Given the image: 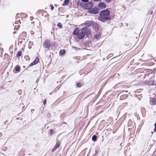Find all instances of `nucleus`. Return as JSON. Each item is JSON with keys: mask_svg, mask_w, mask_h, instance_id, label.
<instances>
[{"mask_svg": "<svg viewBox=\"0 0 156 156\" xmlns=\"http://www.w3.org/2000/svg\"><path fill=\"white\" fill-rule=\"evenodd\" d=\"M110 15V12L108 9L103 10L100 12L98 19L103 22H105L106 20H110L111 17Z\"/></svg>", "mask_w": 156, "mask_h": 156, "instance_id": "1", "label": "nucleus"}, {"mask_svg": "<svg viewBox=\"0 0 156 156\" xmlns=\"http://www.w3.org/2000/svg\"><path fill=\"white\" fill-rule=\"evenodd\" d=\"M84 28H82L80 30H79L78 29H76L73 32V34L77 35L78 38L79 39H82L85 36V34L84 30Z\"/></svg>", "mask_w": 156, "mask_h": 156, "instance_id": "2", "label": "nucleus"}, {"mask_svg": "<svg viewBox=\"0 0 156 156\" xmlns=\"http://www.w3.org/2000/svg\"><path fill=\"white\" fill-rule=\"evenodd\" d=\"M94 6V4L92 2H89L86 4H85L84 5V8L85 9H91Z\"/></svg>", "mask_w": 156, "mask_h": 156, "instance_id": "3", "label": "nucleus"}, {"mask_svg": "<svg viewBox=\"0 0 156 156\" xmlns=\"http://www.w3.org/2000/svg\"><path fill=\"white\" fill-rule=\"evenodd\" d=\"M88 11L92 14H96L99 12V9L97 7H94L93 9H89Z\"/></svg>", "mask_w": 156, "mask_h": 156, "instance_id": "4", "label": "nucleus"}, {"mask_svg": "<svg viewBox=\"0 0 156 156\" xmlns=\"http://www.w3.org/2000/svg\"><path fill=\"white\" fill-rule=\"evenodd\" d=\"M44 47L49 48L50 46V42L48 40H46L43 44Z\"/></svg>", "mask_w": 156, "mask_h": 156, "instance_id": "5", "label": "nucleus"}, {"mask_svg": "<svg viewBox=\"0 0 156 156\" xmlns=\"http://www.w3.org/2000/svg\"><path fill=\"white\" fill-rule=\"evenodd\" d=\"M82 28H84L85 29L84 30V33L85 35L86 34V35H89L91 34V31L90 30L88 29L87 27H83Z\"/></svg>", "mask_w": 156, "mask_h": 156, "instance_id": "6", "label": "nucleus"}, {"mask_svg": "<svg viewBox=\"0 0 156 156\" xmlns=\"http://www.w3.org/2000/svg\"><path fill=\"white\" fill-rule=\"evenodd\" d=\"M92 26L93 28V29L95 31H97L98 30L99 26L98 24L96 23L93 22V23H92Z\"/></svg>", "mask_w": 156, "mask_h": 156, "instance_id": "7", "label": "nucleus"}, {"mask_svg": "<svg viewBox=\"0 0 156 156\" xmlns=\"http://www.w3.org/2000/svg\"><path fill=\"white\" fill-rule=\"evenodd\" d=\"M60 144V142L58 141L57 142L56 145L54 146V148L52 150V151L54 152L57 148H58L59 147Z\"/></svg>", "mask_w": 156, "mask_h": 156, "instance_id": "8", "label": "nucleus"}, {"mask_svg": "<svg viewBox=\"0 0 156 156\" xmlns=\"http://www.w3.org/2000/svg\"><path fill=\"white\" fill-rule=\"evenodd\" d=\"M98 7L101 9H103L106 6V4L105 2H101L98 4Z\"/></svg>", "mask_w": 156, "mask_h": 156, "instance_id": "9", "label": "nucleus"}, {"mask_svg": "<svg viewBox=\"0 0 156 156\" xmlns=\"http://www.w3.org/2000/svg\"><path fill=\"white\" fill-rule=\"evenodd\" d=\"M93 22L90 21H87L84 24L85 26L89 27L92 26V23H93Z\"/></svg>", "mask_w": 156, "mask_h": 156, "instance_id": "10", "label": "nucleus"}, {"mask_svg": "<svg viewBox=\"0 0 156 156\" xmlns=\"http://www.w3.org/2000/svg\"><path fill=\"white\" fill-rule=\"evenodd\" d=\"M150 102L151 104L154 105L156 102V100L155 98L152 99L150 101Z\"/></svg>", "mask_w": 156, "mask_h": 156, "instance_id": "11", "label": "nucleus"}, {"mask_svg": "<svg viewBox=\"0 0 156 156\" xmlns=\"http://www.w3.org/2000/svg\"><path fill=\"white\" fill-rule=\"evenodd\" d=\"M69 0H65L64 3L62 4V5L64 6L67 5L69 3Z\"/></svg>", "mask_w": 156, "mask_h": 156, "instance_id": "12", "label": "nucleus"}, {"mask_svg": "<svg viewBox=\"0 0 156 156\" xmlns=\"http://www.w3.org/2000/svg\"><path fill=\"white\" fill-rule=\"evenodd\" d=\"M39 60V58L38 57H37L36 58L35 60L33 62L34 63V64H36L38 62Z\"/></svg>", "mask_w": 156, "mask_h": 156, "instance_id": "13", "label": "nucleus"}, {"mask_svg": "<svg viewBox=\"0 0 156 156\" xmlns=\"http://www.w3.org/2000/svg\"><path fill=\"white\" fill-rule=\"evenodd\" d=\"M15 70L17 71H19L20 69V67L18 65L16 66L15 68Z\"/></svg>", "mask_w": 156, "mask_h": 156, "instance_id": "14", "label": "nucleus"}, {"mask_svg": "<svg viewBox=\"0 0 156 156\" xmlns=\"http://www.w3.org/2000/svg\"><path fill=\"white\" fill-rule=\"evenodd\" d=\"M92 139L93 141H95L96 140L97 136L95 135H94L93 136L92 138Z\"/></svg>", "mask_w": 156, "mask_h": 156, "instance_id": "15", "label": "nucleus"}, {"mask_svg": "<svg viewBox=\"0 0 156 156\" xmlns=\"http://www.w3.org/2000/svg\"><path fill=\"white\" fill-rule=\"evenodd\" d=\"M22 55V53L21 51H19L17 53L16 56L17 57L19 58Z\"/></svg>", "mask_w": 156, "mask_h": 156, "instance_id": "16", "label": "nucleus"}, {"mask_svg": "<svg viewBox=\"0 0 156 156\" xmlns=\"http://www.w3.org/2000/svg\"><path fill=\"white\" fill-rule=\"evenodd\" d=\"M65 53V51L64 50H61L60 51V53L62 55H64Z\"/></svg>", "mask_w": 156, "mask_h": 156, "instance_id": "17", "label": "nucleus"}, {"mask_svg": "<svg viewBox=\"0 0 156 156\" xmlns=\"http://www.w3.org/2000/svg\"><path fill=\"white\" fill-rule=\"evenodd\" d=\"M57 26L59 28H61L62 27V25L61 23H58Z\"/></svg>", "mask_w": 156, "mask_h": 156, "instance_id": "18", "label": "nucleus"}, {"mask_svg": "<svg viewBox=\"0 0 156 156\" xmlns=\"http://www.w3.org/2000/svg\"><path fill=\"white\" fill-rule=\"evenodd\" d=\"M76 85L77 86L79 87H81V84L80 83H77Z\"/></svg>", "mask_w": 156, "mask_h": 156, "instance_id": "19", "label": "nucleus"}, {"mask_svg": "<svg viewBox=\"0 0 156 156\" xmlns=\"http://www.w3.org/2000/svg\"><path fill=\"white\" fill-rule=\"evenodd\" d=\"M103 0L105 1L106 2H107V3H109L111 1V0Z\"/></svg>", "mask_w": 156, "mask_h": 156, "instance_id": "20", "label": "nucleus"}, {"mask_svg": "<svg viewBox=\"0 0 156 156\" xmlns=\"http://www.w3.org/2000/svg\"><path fill=\"white\" fill-rule=\"evenodd\" d=\"M54 130H52V129H51V130L50 131V134L51 135L52 134H53V132H54Z\"/></svg>", "mask_w": 156, "mask_h": 156, "instance_id": "21", "label": "nucleus"}, {"mask_svg": "<svg viewBox=\"0 0 156 156\" xmlns=\"http://www.w3.org/2000/svg\"><path fill=\"white\" fill-rule=\"evenodd\" d=\"M34 65H35V64H34V62H33L31 63V64H30L29 66H33Z\"/></svg>", "mask_w": 156, "mask_h": 156, "instance_id": "22", "label": "nucleus"}, {"mask_svg": "<svg viewBox=\"0 0 156 156\" xmlns=\"http://www.w3.org/2000/svg\"><path fill=\"white\" fill-rule=\"evenodd\" d=\"M50 6L51 7V9L52 10L54 9V6H53V5H50Z\"/></svg>", "mask_w": 156, "mask_h": 156, "instance_id": "23", "label": "nucleus"}, {"mask_svg": "<svg viewBox=\"0 0 156 156\" xmlns=\"http://www.w3.org/2000/svg\"><path fill=\"white\" fill-rule=\"evenodd\" d=\"M43 104L44 105H45L46 104V99H45L43 101Z\"/></svg>", "mask_w": 156, "mask_h": 156, "instance_id": "24", "label": "nucleus"}, {"mask_svg": "<svg viewBox=\"0 0 156 156\" xmlns=\"http://www.w3.org/2000/svg\"><path fill=\"white\" fill-rule=\"evenodd\" d=\"M154 125L155 126V129H154V131L156 132V123Z\"/></svg>", "mask_w": 156, "mask_h": 156, "instance_id": "25", "label": "nucleus"}, {"mask_svg": "<svg viewBox=\"0 0 156 156\" xmlns=\"http://www.w3.org/2000/svg\"><path fill=\"white\" fill-rule=\"evenodd\" d=\"M82 1L84 2H88V0H81Z\"/></svg>", "mask_w": 156, "mask_h": 156, "instance_id": "26", "label": "nucleus"}, {"mask_svg": "<svg viewBox=\"0 0 156 156\" xmlns=\"http://www.w3.org/2000/svg\"><path fill=\"white\" fill-rule=\"evenodd\" d=\"M33 17H32V16H30V20H32L33 19Z\"/></svg>", "mask_w": 156, "mask_h": 156, "instance_id": "27", "label": "nucleus"}, {"mask_svg": "<svg viewBox=\"0 0 156 156\" xmlns=\"http://www.w3.org/2000/svg\"><path fill=\"white\" fill-rule=\"evenodd\" d=\"M153 85H156V83H155V82L154 81L153 82Z\"/></svg>", "mask_w": 156, "mask_h": 156, "instance_id": "28", "label": "nucleus"}, {"mask_svg": "<svg viewBox=\"0 0 156 156\" xmlns=\"http://www.w3.org/2000/svg\"><path fill=\"white\" fill-rule=\"evenodd\" d=\"M153 11H151L150 12V14H152L153 13Z\"/></svg>", "mask_w": 156, "mask_h": 156, "instance_id": "29", "label": "nucleus"}, {"mask_svg": "<svg viewBox=\"0 0 156 156\" xmlns=\"http://www.w3.org/2000/svg\"><path fill=\"white\" fill-rule=\"evenodd\" d=\"M26 34V33L25 32H23L21 34Z\"/></svg>", "mask_w": 156, "mask_h": 156, "instance_id": "30", "label": "nucleus"}, {"mask_svg": "<svg viewBox=\"0 0 156 156\" xmlns=\"http://www.w3.org/2000/svg\"><path fill=\"white\" fill-rule=\"evenodd\" d=\"M29 43L31 44H32L33 43V42H31V41H30V42H29Z\"/></svg>", "mask_w": 156, "mask_h": 156, "instance_id": "31", "label": "nucleus"}, {"mask_svg": "<svg viewBox=\"0 0 156 156\" xmlns=\"http://www.w3.org/2000/svg\"><path fill=\"white\" fill-rule=\"evenodd\" d=\"M99 36V35H96V38H98V37Z\"/></svg>", "mask_w": 156, "mask_h": 156, "instance_id": "32", "label": "nucleus"}, {"mask_svg": "<svg viewBox=\"0 0 156 156\" xmlns=\"http://www.w3.org/2000/svg\"><path fill=\"white\" fill-rule=\"evenodd\" d=\"M53 45V46L55 45V43H54L53 44H51V46H52Z\"/></svg>", "mask_w": 156, "mask_h": 156, "instance_id": "33", "label": "nucleus"}, {"mask_svg": "<svg viewBox=\"0 0 156 156\" xmlns=\"http://www.w3.org/2000/svg\"><path fill=\"white\" fill-rule=\"evenodd\" d=\"M73 48H76V47H75V46L73 47Z\"/></svg>", "mask_w": 156, "mask_h": 156, "instance_id": "34", "label": "nucleus"}, {"mask_svg": "<svg viewBox=\"0 0 156 156\" xmlns=\"http://www.w3.org/2000/svg\"><path fill=\"white\" fill-rule=\"evenodd\" d=\"M95 1H100V0H94Z\"/></svg>", "mask_w": 156, "mask_h": 156, "instance_id": "35", "label": "nucleus"}, {"mask_svg": "<svg viewBox=\"0 0 156 156\" xmlns=\"http://www.w3.org/2000/svg\"><path fill=\"white\" fill-rule=\"evenodd\" d=\"M32 111H34V109L32 110Z\"/></svg>", "mask_w": 156, "mask_h": 156, "instance_id": "36", "label": "nucleus"}, {"mask_svg": "<svg viewBox=\"0 0 156 156\" xmlns=\"http://www.w3.org/2000/svg\"><path fill=\"white\" fill-rule=\"evenodd\" d=\"M32 32H33L32 31H31L30 32V33H32Z\"/></svg>", "mask_w": 156, "mask_h": 156, "instance_id": "37", "label": "nucleus"}, {"mask_svg": "<svg viewBox=\"0 0 156 156\" xmlns=\"http://www.w3.org/2000/svg\"><path fill=\"white\" fill-rule=\"evenodd\" d=\"M33 34V32H32L31 34Z\"/></svg>", "mask_w": 156, "mask_h": 156, "instance_id": "38", "label": "nucleus"}]
</instances>
